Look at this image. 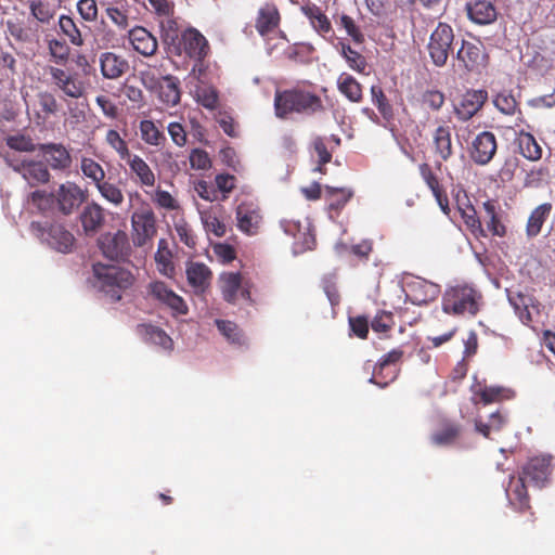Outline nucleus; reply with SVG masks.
<instances>
[{"label": "nucleus", "mask_w": 555, "mask_h": 555, "mask_svg": "<svg viewBox=\"0 0 555 555\" xmlns=\"http://www.w3.org/2000/svg\"><path fill=\"white\" fill-rule=\"evenodd\" d=\"M274 111L279 118H286L292 113L313 115L324 111L322 100L308 91L285 90L276 91Z\"/></svg>", "instance_id": "nucleus-1"}, {"label": "nucleus", "mask_w": 555, "mask_h": 555, "mask_svg": "<svg viewBox=\"0 0 555 555\" xmlns=\"http://www.w3.org/2000/svg\"><path fill=\"white\" fill-rule=\"evenodd\" d=\"M134 281L130 271L114 264L96 263L93 266V285L112 301L121 299L122 292Z\"/></svg>", "instance_id": "nucleus-2"}, {"label": "nucleus", "mask_w": 555, "mask_h": 555, "mask_svg": "<svg viewBox=\"0 0 555 555\" xmlns=\"http://www.w3.org/2000/svg\"><path fill=\"white\" fill-rule=\"evenodd\" d=\"M481 295L472 286L457 285L447 289L442 299V310L449 314L476 315L479 311Z\"/></svg>", "instance_id": "nucleus-3"}, {"label": "nucleus", "mask_w": 555, "mask_h": 555, "mask_svg": "<svg viewBox=\"0 0 555 555\" xmlns=\"http://www.w3.org/2000/svg\"><path fill=\"white\" fill-rule=\"evenodd\" d=\"M157 233L156 217L149 206H142L131 216V240L135 247L152 248V242Z\"/></svg>", "instance_id": "nucleus-4"}, {"label": "nucleus", "mask_w": 555, "mask_h": 555, "mask_svg": "<svg viewBox=\"0 0 555 555\" xmlns=\"http://www.w3.org/2000/svg\"><path fill=\"white\" fill-rule=\"evenodd\" d=\"M5 162L9 167L21 175L30 188H37L50 182L51 173L48 166L41 160L27 157L17 158L14 155H7Z\"/></svg>", "instance_id": "nucleus-5"}, {"label": "nucleus", "mask_w": 555, "mask_h": 555, "mask_svg": "<svg viewBox=\"0 0 555 555\" xmlns=\"http://www.w3.org/2000/svg\"><path fill=\"white\" fill-rule=\"evenodd\" d=\"M453 40L452 27L447 23H439L431 33L427 46L429 56L436 66L446 65Z\"/></svg>", "instance_id": "nucleus-6"}, {"label": "nucleus", "mask_w": 555, "mask_h": 555, "mask_svg": "<svg viewBox=\"0 0 555 555\" xmlns=\"http://www.w3.org/2000/svg\"><path fill=\"white\" fill-rule=\"evenodd\" d=\"M36 235L51 248L60 253H69L75 244V236L61 223H52L48 228L39 223L31 224Z\"/></svg>", "instance_id": "nucleus-7"}, {"label": "nucleus", "mask_w": 555, "mask_h": 555, "mask_svg": "<svg viewBox=\"0 0 555 555\" xmlns=\"http://www.w3.org/2000/svg\"><path fill=\"white\" fill-rule=\"evenodd\" d=\"M55 209L64 216L72 215L85 202V191L75 182L66 181L54 190Z\"/></svg>", "instance_id": "nucleus-8"}, {"label": "nucleus", "mask_w": 555, "mask_h": 555, "mask_svg": "<svg viewBox=\"0 0 555 555\" xmlns=\"http://www.w3.org/2000/svg\"><path fill=\"white\" fill-rule=\"evenodd\" d=\"M98 244L103 255L112 260H124L131 253L128 234L121 230L102 234Z\"/></svg>", "instance_id": "nucleus-9"}, {"label": "nucleus", "mask_w": 555, "mask_h": 555, "mask_svg": "<svg viewBox=\"0 0 555 555\" xmlns=\"http://www.w3.org/2000/svg\"><path fill=\"white\" fill-rule=\"evenodd\" d=\"M456 60L467 72H480L486 67L488 55L481 42L463 40L456 52Z\"/></svg>", "instance_id": "nucleus-10"}, {"label": "nucleus", "mask_w": 555, "mask_h": 555, "mask_svg": "<svg viewBox=\"0 0 555 555\" xmlns=\"http://www.w3.org/2000/svg\"><path fill=\"white\" fill-rule=\"evenodd\" d=\"M49 74L53 85L61 90L64 95L73 99H79L83 95L85 85L76 74L66 73L64 69L53 66L49 67Z\"/></svg>", "instance_id": "nucleus-11"}, {"label": "nucleus", "mask_w": 555, "mask_h": 555, "mask_svg": "<svg viewBox=\"0 0 555 555\" xmlns=\"http://www.w3.org/2000/svg\"><path fill=\"white\" fill-rule=\"evenodd\" d=\"M235 217L236 227L241 232L250 236L258 234L262 223V215L257 206L242 203L236 208Z\"/></svg>", "instance_id": "nucleus-12"}, {"label": "nucleus", "mask_w": 555, "mask_h": 555, "mask_svg": "<svg viewBox=\"0 0 555 555\" xmlns=\"http://www.w3.org/2000/svg\"><path fill=\"white\" fill-rule=\"evenodd\" d=\"M496 147L495 135L492 132L483 131L472 143L470 158L478 165H487L493 158Z\"/></svg>", "instance_id": "nucleus-13"}, {"label": "nucleus", "mask_w": 555, "mask_h": 555, "mask_svg": "<svg viewBox=\"0 0 555 555\" xmlns=\"http://www.w3.org/2000/svg\"><path fill=\"white\" fill-rule=\"evenodd\" d=\"M405 294L413 305H427L439 296L440 287L424 279H415L406 284Z\"/></svg>", "instance_id": "nucleus-14"}, {"label": "nucleus", "mask_w": 555, "mask_h": 555, "mask_svg": "<svg viewBox=\"0 0 555 555\" xmlns=\"http://www.w3.org/2000/svg\"><path fill=\"white\" fill-rule=\"evenodd\" d=\"M222 297L227 302L236 304L240 298L249 299V292L238 272H224L219 278Z\"/></svg>", "instance_id": "nucleus-15"}, {"label": "nucleus", "mask_w": 555, "mask_h": 555, "mask_svg": "<svg viewBox=\"0 0 555 555\" xmlns=\"http://www.w3.org/2000/svg\"><path fill=\"white\" fill-rule=\"evenodd\" d=\"M506 293L508 302L514 308L519 320L524 324L529 325L533 320V311L539 313V304L532 296L519 291L506 289Z\"/></svg>", "instance_id": "nucleus-16"}, {"label": "nucleus", "mask_w": 555, "mask_h": 555, "mask_svg": "<svg viewBox=\"0 0 555 555\" xmlns=\"http://www.w3.org/2000/svg\"><path fill=\"white\" fill-rule=\"evenodd\" d=\"M149 295L159 302L168 306L173 311L185 314L188 312V306L182 297L177 295L170 289L164 282L155 281L147 286Z\"/></svg>", "instance_id": "nucleus-17"}, {"label": "nucleus", "mask_w": 555, "mask_h": 555, "mask_svg": "<svg viewBox=\"0 0 555 555\" xmlns=\"http://www.w3.org/2000/svg\"><path fill=\"white\" fill-rule=\"evenodd\" d=\"M80 222L86 235L96 234L105 223V209L95 202L88 203L80 214Z\"/></svg>", "instance_id": "nucleus-18"}, {"label": "nucleus", "mask_w": 555, "mask_h": 555, "mask_svg": "<svg viewBox=\"0 0 555 555\" xmlns=\"http://www.w3.org/2000/svg\"><path fill=\"white\" fill-rule=\"evenodd\" d=\"M488 94L483 90L468 91L454 107V112L459 119L466 121L470 119L482 107Z\"/></svg>", "instance_id": "nucleus-19"}, {"label": "nucleus", "mask_w": 555, "mask_h": 555, "mask_svg": "<svg viewBox=\"0 0 555 555\" xmlns=\"http://www.w3.org/2000/svg\"><path fill=\"white\" fill-rule=\"evenodd\" d=\"M551 462V455H541L530 459L527 465L524 467L525 478L530 479L538 487L544 486L552 473Z\"/></svg>", "instance_id": "nucleus-20"}, {"label": "nucleus", "mask_w": 555, "mask_h": 555, "mask_svg": "<svg viewBox=\"0 0 555 555\" xmlns=\"http://www.w3.org/2000/svg\"><path fill=\"white\" fill-rule=\"evenodd\" d=\"M181 44L183 51L195 61H202L208 51V44L205 37L196 29H188L182 34Z\"/></svg>", "instance_id": "nucleus-21"}, {"label": "nucleus", "mask_w": 555, "mask_h": 555, "mask_svg": "<svg viewBox=\"0 0 555 555\" xmlns=\"http://www.w3.org/2000/svg\"><path fill=\"white\" fill-rule=\"evenodd\" d=\"M40 150L54 170H66L72 165V157L62 144L49 143L40 145Z\"/></svg>", "instance_id": "nucleus-22"}, {"label": "nucleus", "mask_w": 555, "mask_h": 555, "mask_svg": "<svg viewBox=\"0 0 555 555\" xmlns=\"http://www.w3.org/2000/svg\"><path fill=\"white\" fill-rule=\"evenodd\" d=\"M129 39L133 49L144 56H152L157 51L156 38L143 27L130 30Z\"/></svg>", "instance_id": "nucleus-23"}, {"label": "nucleus", "mask_w": 555, "mask_h": 555, "mask_svg": "<svg viewBox=\"0 0 555 555\" xmlns=\"http://www.w3.org/2000/svg\"><path fill=\"white\" fill-rule=\"evenodd\" d=\"M186 278L194 293L203 294L210 285L211 272L204 263L191 262L186 268Z\"/></svg>", "instance_id": "nucleus-24"}, {"label": "nucleus", "mask_w": 555, "mask_h": 555, "mask_svg": "<svg viewBox=\"0 0 555 555\" xmlns=\"http://www.w3.org/2000/svg\"><path fill=\"white\" fill-rule=\"evenodd\" d=\"M280 23V13L278 8L272 3L262 5L256 18V29L261 36L273 31Z\"/></svg>", "instance_id": "nucleus-25"}, {"label": "nucleus", "mask_w": 555, "mask_h": 555, "mask_svg": "<svg viewBox=\"0 0 555 555\" xmlns=\"http://www.w3.org/2000/svg\"><path fill=\"white\" fill-rule=\"evenodd\" d=\"M468 17L476 24L487 25L496 20L494 5L487 0H478L467 4Z\"/></svg>", "instance_id": "nucleus-26"}, {"label": "nucleus", "mask_w": 555, "mask_h": 555, "mask_svg": "<svg viewBox=\"0 0 555 555\" xmlns=\"http://www.w3.org/2000/svg\"><path fill=\"white\" fill-rule=\"evenodd\" d=\"M301 12L308 17L312 28L322 37H326L332 31V24L322 10L313 4L308 3L301 7Z\"/></svg>", "instance_id": "nucleus-27"}, {"label": "nucleus", "mask_w": 555, "mask_h": 555, "mask_svg": "<svg viewBox=\"0 0 555 555\" xmlns=\"http://www.w3.org/2000/svg\"><path fill=\"white\" fill-rule=\"evenodd\" d=\"M100 63L103 76L108 79L120 77L129 67L126 60L111 52L103 53Z\"/></svg>", "instance_id": "nucleus-28"}, {"label": "nucleus", "mask_w": 555, "mask_h": 555, "mask_svg": "<svg viewBox=\"0 0 555 555\" xmlns=\"http://www.w3.org/2000/svg\"><path fill=\"white\" fill-rule=\"evenodd\" d=\"M158 98L166 105H177L180 102L179 80L167 75L158 83Z\"/></svg>", "instance_id": "nucleus-29"}, {"label": "nucleus", "mask_w": 555, "mask_h": 555, "mask_svg": "<svg viewBox=\"0 0 555 555\" xmlns=\"http://www.w3.org/2000/svg\"><path fill=\"white\" fill-rule=\"evenodd\" d=\"M27 204L38 212H52L55 209L54 191L48 192L42 189H37L28 194Z\"/></svg>", "instance_id": "nucleus-30"}, {"label": "nucleus", "mask_w": 555, "mask_h": 555, "mask_svg": "<svg viewBox=\"0 0 555 555\" xmlns=\"http://www.w3.org/2000/svg\"><path fill=\"white\" fill-rule=\"evenodd\" d=\"M155 261L160 274L171 278L175 273V266L172 262V253L169 248L168 242L165 238L158 241L157 251L155 254Z\"/></svg>", "instance_id": "nucleus-31"}, {"label": "nucleus", "mask_w": 555, "mask_h": 555, "mask_svg": "<svg viewBox=\"0 0 555 555\" xmlns=\"http://www.w3.org/2000/svg\"><path fill=\"white\" fill-rule=\"evenodd\" d=\"M517 144L520 154L525 158L535 162L542 157V149L531 133L520 131L517 137Z\"/></svg>", "instance_id": "nucleus-32"}, {"label": "nucleus", "mask_w": 555, "mask_h": 555, "mask_svg": "<svg viewBox=\"0 0 555 555\" xmlns=\"http://www.w3.org/2000/svg\"><path fill=\"white\" fill-rule=\"evenodd\" d=\"M127 160L131 171L138 177L141 184L153 186L155 183V176L151 170L147 163L138 155H129Z\"/></svg>", "instance_id": "nucleus-33"}, {"label": "nucleus", "mask_w": 555, "mask_h": 555, "mask_svg": "<svg viewBox=\"0 0 555 555\" xmlns=\"http://www.w3.org/2000/svg\"><path fill=\"white\" fill-rule=\"evenodd\" d=\"M433 138L436 153L443 160H448L453 154L450 128L447 126H439L435 130Z\"/></svg>", "instance_id": "nucleus-34"}, {"label": "nucleus", "mask_w": 555, "mask_h": 555, "mask_svg": "<svg viewBox=\"0 0 555 555\" xmlns=\"http://www.w3.org/2000/svg\"><path fill=\"white\" fill-rule=\"evenodd\" d=\"M551 210L552 205L548 203H544L533 209L529 216L526 227V233L529 237H534L541 232V228L548 217Z\"/></svg>", "instance_id": "nucleus-35"}, {"label": "nucleus", "mask_w": 555, "mask_h": 555, "mask_svg": "<svg viewBox=\"0 0 555 555\" xmlns=\"http://www.w3.org/2000/svg\"><path fill=\"white\" fill-rule=\"evenodd\" d=\"M353 192L350 189L345 188H333L325 186L324 189V198L328 203V208L331 210H340L347 202L352 197Z\"/></svg>", "instance_id": "nucleus-36"}, {"label": "nucleus", "mask_w": 555, "mask_h": 555, "mask_svg": "<svg viewBox=\"0 0 555 555\" xmlns=\"http://www.w3.org/2000/svg\"><path fill=\"white\" fill-rule=\"evenodd\" d=\"M141 333L146 341L159 346L165 350L172 349V339L162 328L153 325H142Z\"/></svg>", "instance_id": "nucleus-37"}, {"label": "nucleus", "mask_w": 555, "mask_h": 555, "mask_svg": "<svg viewBox=\"0 0 555 555\" xmlns=\"http://www.w3.org/2000/svg\"><path fill=\"white\" fill-rule=\"evenodd\" d=\"M339 91L350 101L359 102L362 98V89L360 83L350 75L341 74L337 79Z\"/></svg>", "instance_id": "nucleus-38"}, {"label": "nucleus", "mask_w": 555, "mask_h": 555, "mask_svg": "<svg viewBox=\"0 0 555 555\" xmlns=\"http://www.w3.org/2000/svg\"><path fill=\"white\" fill-rule=\"evenodd\" d=\"M221 335L231 344L243 345L245 337L238 326L231 321L216 320L215 321Z\"/></svg>", "instance_id": "nucleus-39"}, {"label": "nucleus", "mask_w": 555, "mask_h": 555, "mask_svg": "<svg viewBox=\"0 0 555 555\" xmlns=\"http://www.w3.org/2000/svg\"><path fill=\"white\" fill-rule=\"evenodd\" d=\"M80 168L82 175L87 179H90L95 184V186L105 180L106 175L104 169L92 158L82 157Z\"/></svg>", "instance_id": "nucleus-40"}, {"label": "nucleus", "mask_w": 555, "mask_h": 555, "mask_svg": "<svg viewBox=\"0 0 555 555\" xmlns=\"http://www.w3.org/2000/svg\"><path fill=\"white\" fill-rule=\"evenodd\" d=\"M101 196L115 207H119L124 203V193L116 184L104 180L95 186Z\"/></svg>", "instance_id": "nucleus-41"}, {"label": "nucleus", "mask_w": 555, "mask_h": 555, "mask_svg": "<svg viewBox=\"0 0 555 555\" xmlns=\"http://www.w3.org/2000/svg\"><path fill=\"white\" fill-rule=\"evenodd\" d=\"M483 208L486 212L485 218L487 219L488 230L493 235L503 236L505 234V227L498 219L495 204L491 201H487L483 203Z\"/></svg>", "instance_id": "nucleus-42"}, {"label": "nucleus", "mask_w": 555, "mask_h": 555, "mask_svg": "<svg viewBox=\"0 0 555 555\" xmlns=\"http://www.w3.org/2000/svg\"><path fill=\"white\" fill-rule=\"evenodd\" d=\"M141 139L151 145H159L165 139L152 120H142L140 122Z\"/></svg>", "instance_id": "nucleus-43"}, {"label": "nucleus", "mask_w": 555, "mask_h": 555, "mask_svg": "<svg viewBox=\"0 0 555 555\" xmlns=\"http://www.w3.org/2000/svg\"><path fill=\"white\" fill-rule=\"evenodd\" d=\"M201 220L203 225L208 233H212L217 237H221L225 234L227 227L223 222H221L218 217L211 211H202Z\"/></svg>", "instance_id": "nucleus-44"}, {"label": "nucleus", "mask_w": 555, "mask_h": 555, "mask_svg": "<svg viewBox=\"0 0 555 555\" xmlns=\"http://www.w3.org/2000/svg\"><path fill=\"white\" fill-rule=\"evenodd\" d=\"M59 25L64 35H66L74 46H82L83 40L80 30L77 28L73 18L62 15L59 20Z\"/></svg>", "instance_id": "nucleus-45"}, {"label": "nucleus", "mask_w": 555, "mask_h": 555, "mask_svg": "<svg viewBox=\"0 0 555 555\" xmlns=\"http://www.w3.org/2000/svg\"><path fill=\"white\" fill-rule=\"evenodd\" d=\"M195 96L197 102L208 109H215L218 105V93L212 87H196Z\"/></svg>", "instance_id": "nucleus-46"}, {"label": "nucleus", "mask_w": 555, "mask_h": 555, "mask_svg": "<svg viewBox=\"0 0 555 555\" xmlns=\"http://www.w3.org/2000/svg\"><path fill=\"white\" fill-rule=\"evenodd\" d=\"M50 55L57 64H63L68 60L69 47L65 41L51 39L48 42Z\"/></svg>", "instance_id": "nucleus-47"}, {"label": "nucleus", "mask_w": 555, "mask_h": 555, "mask_svg": "<svg viewBox=\"0 0 555 555\" xmlns=\"http://www.w3.org/2000/svg\"><path fill=\"white\" fill-rule=\"evenodd\" d=\"M106 143L114 149L121 159L129 157L130 152L125 140L116 130H108L105 137Z\"/></svg>", "instance_id": "nucleus-48"}, {"label": "nucleus", "mask_w": 555, "mask_h": 555, "mask_svg": "<svg viewBox=\"0 0 555 555\" xmlns=\"http://www.w3.org/2000/svg\"><path fill=\"white\" fill-rule=\"evenodd\" d=\"M341 53L352 69L359 73H364L366 68V62L363 55L351 49L349 46L345 44H343Z\"/></svg>", "instance_id": "nucleus-49"}, {"label": "nucleus", "mask_w": 555, "mask_h": 555, "mask_svg": "<svg viewBox=\"0 0 555 555\" xmlns=\"http://www.w3.org/2000/svg\"><path fill=\"white\" fill-rule=\"evenodd\" d=\"M7 144L12 150L18 152H34L36 145L29 137L23 134L10 135L7 138Z\"/></svg>", "instance_id": "nucleus-50"}, {"label": "nucleus", "mask_w": 555, "mask_h": 555, "mask_svg": "<svg viewBox=\"0 0 555 555\" xmlns=\"http://www.w3.org/2000/svg\"><path fill=\"white\" fill-rule=\"evenodd\" d=\"M190 164L195 170H207L211 167L208 153L202 149H194L190 153Z\"/></svg>", "instance_id": "nucleus-51"}, {"label": "nucleus", "mask_w": 555, "mask_h": 555, "mask_svg": "<svg viewBox=\"0 0 555 555\" xmlns=\"http://www.w3.org/2000/svg\"><path fill=\"white\" fill-rule=\"evenodd\" d=\"M527 478L519 477L517 479L512 478L509 487L507 489V493L514 495L515 500H517L520 506L527 505V489L525 486V480Z\"/></svg>", "instance_id": "nucleus-52"}, {"label": "nucleus", "mask_w": 555, "mask_h": 555, "mask_svg": "<svg viewBox=\"0 0 555 555\" xmlns=\"http://www.w3.org/2000/svg\"><path fill=\"white\" fill-rule=\"evenodd\" d=\"M504 424V418L499 413H492L488 423L476 422V429L485 437H489L491 431H498Z\"/></svg>", "instance_id": "nucleus-53"}, {"label": "nucleus", "mask_w": 555, "mask_h": 555, "mask_svg": "<svg viewBox=\"0 0 555 555\" xmlns=\"http://www.w3.org/2000/svg\"><path fill=\"white\" fill-rule=\"evenodd\" d=\"M459 435V428L453 425H448L440 431L433 435L431 440L437 446H447L455 440Z\"/></svg>", "instance_id": "nucleus-54"}, {"label": "nucleus", "mask_w": 555, "mask_h": 555, "mask_svg": "<svg viewBox=\"0 0 555 555\" xmlns=\"http://www.w3.org/2000/svg\"><path fill=\"white\" fill-rule=\"evenodd\" d=\"M493 103L500 112L506 115H513L517 109L516 100L513 95L507 93L498 94L494 98Z\"/></svg>", "instance_id": "nucleus-55"}, {"label": "nucleus", "mask_w": 555, "mask_h": 555, "mask_svg": "<svg viewBox=\"0 0 555 555\" xmlns=\"http://www.w3.org/2000/svg\"><path fill=\"white\" fill-rule=\"evenodd\" d=\"M30 11L34 17L41 23H49V21L54 16V10L50 4L41 1L31 2Z\"/></svg>", "instance_id": "nucleus-56"}, {"label": "nucleus", "mask_w": 555, "mask_h": 555, "mask_svg": "<svg viewBox=\"0 0 555 555\" xmlns=\"http://www.w3.org/2000/svg\"><path fill=\"white\" fill-rule=\"evenodd\" d=\"M393 318L390 312L382 311L373 319L371 326L376 333H386L393 326Z\"/></svg>", "instance_id": "nucleus-57"}, {"label": "nucleus", "mask_w": 555, "mask_h": 555, "mask_svg": "<svg viewBox=\"0 0 555 555\" xmlns=\"http://www.w3.org/2000/svg\"><path fill=\"white\" fill-rule=\"evenodd\" d=\"M312 146L319 157V166L315 168V170L323 172L322 166L331 162L332 154L327 151L324 139L321 137H317L313 140Z\"/></svg>", "instance_id": "nucleus-58"}, {"label": "nucleus", "mask_w": 555, "mask_h": 555, "mask_svg": "<svg viewBox=\"0 0 555 555\" xmlns=\"http://www.w3.org/2000/svg\"><path fill=\"white\" fill-rule=\"evenodd\" d=\"M371 95L373 104L377 106L382 115L387 116L391 113V107L380 87L372 86Z\"/></svg>", "instance_id": "nucleus-59"}, {"label": "nucleus", "mask_w": 555, "mask_h": 555, "mask_svg": "<svg viewBox=\"0 0 555 555\" xmlns=\"http://www.w3.org/2000/svg\"><path fill=\"white\" fill-rule=\"evenodd\" d=\"M175 230L180 238L189 247H194L196 244L195 236L192 229L184 220H179L175 223Z\"/></svg>", "instance_id": "nucleus-60"}, {"label": "nucleus", "mask_w": 555, "mask_h": 555, "mask_svg": "<svg viewBox=\"0 0 555 555\" xmlns=\"http://www.w3.org/2000/svg\"><path fill=\"white\" fill-rule=\"evenodd\" d=\"M77 10L85 21H95L98 16V5L95 0H79Z\"/></svg>", "instance_id": "nucleus-61"}, {"label": "nucleus", "mask_w": 555, "mask_h": 555, "mask_svg": "<svg viewBox=\"0 0 555 555\" xmlns=\"http://www.w3.org/2000/svg\"><path fill=\"white\" fill-rule=\"evenodd\" d=\"M339 24L341 27L345 28L346 33L348 34V36H350L353 39V41H356V42L363 41L362 33L356 26L353 20L350 16L343 14L339 18Z\"/></svg>", "instance_id": "nucleus-62"}, {"label": "nucleus", "mask_w": 555, "mask_h": 555, "mask_svg": "<svg viewBox=\"0 0 555 555\" xmlns=\"http://www.w3.org/2000/svg\"><path fill=\"white\" fill-rule=\"evenodd\" d=\"M423 103L434 111H438L444 103V95L437 90H428L423 94Z\"/></svg>", "instance_id": "nucleus-63"}, {"label": "nucleus", "mask_w": 555, "mask_h": 555, "mask_svg": "<svg viewBox=\"0 0 555 555\" xmlns=\"http://www.w3.org/2000/svg\"><path fill=\"white\" fill-rule=\"evenodd\" d=\"M152 199L162 208L176 209L178 207L177 201L172 195L164 190H156Z\"/></svg>", "instance_id": "nucleus-64"}]
</instances>
